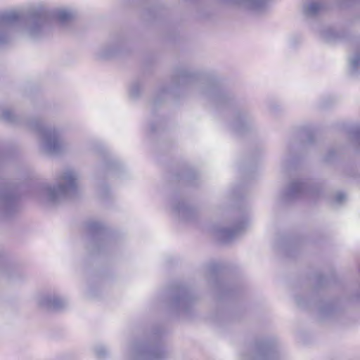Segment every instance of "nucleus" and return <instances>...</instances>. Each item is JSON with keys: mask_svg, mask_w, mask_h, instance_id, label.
Listing matches in <instances>:
<instances>
[{"mask_svg": "<svg viewBox=\"0 0 360 360\" xmlns=\"http://www.w3.org/2000/svg\"><path fill=\"white\" fill-rule=\"evenodd\" d=\"M142 90V85L139 82H135L131 84L129 89L130 96L136 98L139 96Z\"/></svg>", "mask_w": 360, "mask_h": 360, "instance_id": "nucleus-21", "label": "nucleus"}, {"mask_svg": "<svg viewBox=\"0 0 360 360\" xmlns=\"http://www.w3.org/2000/svg\"><path fill=\"white\" fill-rule=\"evenodd\" d=\"M174 212L178 217L184 221H190L193 219L195 212L194 209L189 207L184 200L174 198L172 202Z\"/></svg>", "mask_w": 360, "mask_h": 360, "instance_id": "nucleus-16", "label": "nucleus"}, {"mask_svg": "<svg viewBox=\"0 0 360 360\" xmlns=\"http://www.w3.org/2000/svg\"><path fill=\"white\" fill-rule=\"evenodd\" d=\"M295 301H296V303L300 307H307L309 304H310V301L307 299V300H302L300 296H296L295 297Z\"/></svg>", "mask_w": 360, "mask_h": 360, "instance_id": "nucleus-23", "label": "nucleus"}, {"mask_svg": "<svg viewBox=\"0 0 360 360\" xmlns=\"http://www.w3.org/2000/svg\"><path fill=\"white\" fill-rule=\"evenodd\" d=\"M243 356L246 360H274L278 356L276 342L264 340L257 342Z\"/></svg>", "mask_w": 360, "mask_h": 360, "instance_id": "nucleus-8", "label": "nucleus"}, {"mask_svg": "<svg viewBox=\"0 0 360 360\" xmlns=\"http://www.w3.org/2000/svg\"><path fill=\"white\" fill-rule=\"evenodd\" d=\"M18 193L15 186L0 185V217L8 218L18 210Z\"/></svg>", "mask_w": 360, "mask_h": 360, "instance_id": "nucleus-7", "label": "nucleus"}, {"mask_svg": "<svg viewBox=\"0 0 360 360\" xmlns=\"http://www.w3.org/2000/svg\"><path fill=\"white\" fill-rule=\"evenodd\" d=\"M318 311L321 319L330 316L335 311L334 304L331 302L321 301L318 304Z\"/></svg>", "mask_w": 360, "mask_h": 360, "instance_id": "nucleus-20", "label": "nucleus"}, {"mask_svg": "<svg viewBox=\"0 0 360 360\" xmlns=\"http://www.w3.org/2000/svg\"><path fill=\"white\" fill-rule=\"evenodd\" d=\"M186 179H187L188 181H189L191 179V176H188L186 177Z\"/></svg>", "mask_w": 360, "mask_h": 360, "instance_id": "nucleus-30", "label": "nucleus"}, {"mask_svg": "<svg viewBox=\"0 0 360 360\" xmlns=\"http://www.w3.org/2000/svg\"><path fill=\"white\" fill-rule=\"evenodd\" d=\"M317 279L319 285H321L325 281V278L323 276H319Z\"/></svg>", "mask_w": 360, "mask_h": 360, "instance_id": "nucleus-28", "label": "nucleus"}, {"mask_svg": "<svg viewBox=\"0 0 360 360\" xmlns=\"http://www.w3.org/2000/svg\"><path fill=\"white\" fill-rule=\"evenodd\" d=\"M335 155V152L334 150H330L327 155H326L325 158H324V160L326 162H330L333 160V159L334 158Z\"/></svg>", "mask_w": 360, "mask_h": 360, "instance_id": "nucleus-25", "label": "nucleus"}, {"mask_svg": "<svg viewBox=\"0 0 360 360\" xmlns=\"http://www.w3.org/2000/svg\"><path fill=\"white\" fill-rule=\"evenodd\" d=\"M253 121L252 115L248 111L237 112L231 122V127L236 131L243 132L248 129Z\"/></svg>", "mask_w": 360, "mask_h": 360, "instance_id": "nucleus-17", "label": "nucleus"}, {"mask_svg": "<svg viewBox=\"0 0 360 360\" xmlns=\"http://www.w3.org/2000/svg\"><path fill=\"white\" fill-rule=\"evenodd\" d=\"M95 354L99 359H104L108 354V349L103 345H98L95 347Z\"/></svg>", "mask_w": 360, "mask_h": 360, "instance_id": "nucleus-22", "label": "nucleus"}, {"mask_svg": "<svg viewBox=\"0 0 360 360\" xmlns=\"http://www.w3.org/2000/svg\"><path fill=\"white\" fill-rule=\"evenodd\" d=\"M0 117L6 122L21 125L41 136V148L51 155H59L65 152L69 147L60 127L46 125L39 117L26 118L16 115L10 109H4Z\"/></svg>", "mask_w": 360, "mask_h": 360, "instance_id": "nucleus-1", "label": "nucleus"}, {"mask_svg": "<svg viewBox=\"0 0 360 360\" xmlns=\"http://www.w3.org/2000/svg\"><path fill=\"white\" fill-rule=\"evenodd\" d=\"M158 103H159V101H157L156 99H155V100L153 101V105H155Z\"/></svg>", "mask_w": 360, "mask_h": 360, "instance_id": "nucleus-29", "label": "nucleus"}, {"mask_svg": "<svg viewBox=\"0 0 360 360\" xmlns=\"http://www.w3.org/2000/svg\"><path fill=\"white\" fill-rule=\"evenodd\" d=\"M312 140L311 139V136L309 137V142H311Z\"/></svg>", "mask_w": 360, "mask_h": 360, "instance_id": "nucleus-31", "label": "nucleus"}, {"mask_svg": "<svg viewBox=\"0 0 360 360\" xmlns=\"http://www.w3.org/2000/svg\"><path fill=\"white\" fill-rule=\"evenodd\" d=\"M155 333L154 340L150 342L130 346L128 358L130 360H163L169 356L168 349L158 339Z\"/></svg>", "mask_w": 360, "mask_h": 360, "instance_id": "nucleus-6", "label": "nucleus"}, {"mask_svg": "<svg viewBox=\"0 0 360 360\" xmlns=\"http://www.w3.org/2000/svg\"><path fill=\"white\" fill-rule=\"evenodd\" d=\"M317 191L316 187L309 186L306 182L294 180L286 186L281 194V200L288 203L306 194H314Z\"/></svg>", "mask_w": 360, "mask_h": 360, "instance_id": "nucleus-10", "label": "nucleus"}, {"mask_svg": "<svg viewBox=\"0 0 360 360\" xmlns=\"http://www.w3.org/2000/svg\"><path fill=\"white\" fill-rule=\"evenodd\" d=\"M346 199V195L343 193H338L335 196V201L337 204H341Z\"/></svg>", "mask_w": 360, "mask_h": 360, "instance_id": "nucleus-24", "label": "nucleus"}, {"mask_svg": "<svg viewBox=\"0 0 360 360\" xmlns=\"http://www.w3.org/2000/svg\"><path fill=\"white\" fill-rule=\"evenodd\" d=\"M349 71L356 77L360 74V49H356L349 58Z\"/></svg>", "mask_w": 360, "mask_h": 360, "instance_id": "nucleus-18", "label": "nucleus"}, {"mask_svg": "<svg viewBox=\"0 0 360 360\" xmlns=\"http://www.w3.org/2000/svg\"><path fill=\"white\" fill-rule=\"evenodd\" d=\"M226 2L236 5L254 14L259 15L265 13L269 8V0H225Z\"/></svg>", "mask_w": 360, "mask_h": 360, "instance_id": "nucleus-14", "label": "nucleus"}, {"mask_svg": "<svg viewBox=\"0 0 360 360\" xmlns=\"http://www.w3.org/2000/svg\"><path fill=\"white\" fill-rule=\"evenodd\" d=\"M323 8L322 4L319 1H309L303 6V11L307 17L316 16Z\"/></svg>", "mask_w": 360, "mask_h": 360, "instance_id": "nucleus-19", "label": "nucleus"}, {"mask_svg": "<svg viewBox=\"0 0 360 360\" xmlns=\"http://www.w3.org/2000/svg\"><path fill=\"white\" fill-rule=\"evenodd\" d=\"M78 173L73 169H65L57 177L55 184H45L37 188L36 198L41 204L56 205L72 197L77 193Z\"/></svg>", "mask_w": 360, "mask_h": 360, "instance_id": "nucleus-4", "label": "nucleus"}, {"mask_svg": "<svg viewBox=\"0 0 360 360\" xmlns=\"http://www.w3.org/2000/svg\"><path fill=\"white\" fill-rule=\"evenodd\" d=\"M189 86L194 88L216 106L225 105L228 104L230 99L226 93L217 84L205 81L201 75L186 68L175 70L172 78V86L169 88H163L160 92V96Z\"/></svg>", "mask_w": 360, "mask_h": 360, "instance_id": "nucleus-2", "label": "nucleus"}, {"mask_svg": "<svg viewBox=\"0 0 360 360\" xmlns=\"http://www.w3.org/2000/svg\"><path fill=\"white\" fill-rule=\"evenodd\" d=\"M28 19V13L24 14L15 10L0 11V46L10 43L17 37L36 40L22 32Z\"/></svg>", "mask_w": 360, "mask_h": 360, "instance_id": "nucleus-5", "label": "nucleus"}, {"mask_svg": "<svg viewBox=\"0 0 360 360\" xmlns=\"http://www.w3.org/2000/svg\"><path fill=\"white\" fill-rule=\"evenodd\" d=\"M121 167H122L121 164L120 162H117V161L116 162H113L110 165V168L111 169H116V168H121Z\"/></svg>", "mask_w": 360, "mask_h": 360, "instance_id": "nucleus-27", "label": "nucleus"}, {"mask_svg": "<svg viewBox=\"0 0 360 360\" xmlns=\"http://www.w3.org/2000/svg\"><path fill=\"white\" fill-rule=\"evenodd\" d=\"M99 192V194L102 197V198H105L106 195H107V188L103 187V188H101L98 191Z\"/></svg>", "mask_w": 360, "mask_h": 360, "instance_id": "nucleus-26", "label": "nucleus"}, {"mask_svg": "<svg viewBox=\"0 0 360 360\" xmlns=\"http://www.w3.org/2000/svg\"><path fill=\"white\" fill-rule=\"evenodd\" d=\"M127 45V39L123 37H118L101 47L98 52V56L103 59L117 56L126 49Z\"/></svg>", "mask_w": 360, "mask_h": 360, "instance_id": "nucleus-13", "label": "nucleus"}, {"mask_svg": "<svg viewBox=\"0 0 360 360\" xmlns=\"http://www.w3.org/2000/svg\"><path fill=\"white\" fill-rule=\"evenodd\" d=\"M86 230L92 240L94 248L100 250L107 243L105 227L98 221H90L86 224Z\"/></svg>", "mask_w": 360, "mask_h": 360, "instance_id": "nucleus-12", "label": "nucleus"}, {"mask_svg": "<svg viewBox=\"0 0 360 360\" xmlns=\"http://www.w3.org/2000/svg\"><path fill=\"white\" fill-rule=\"evenodd\" d=\"M27 13L28 19L22 32L36 40L43 37L55 22L65 25L75 17L70 9H49L43 6L33 8Z\"/></svg>", "mask_w": 360, "mask_h": 360, "instance_id": "nucleus-3", "label": "nucleus"}, {"mask_svg": "<svg viewBox=\"0 0 360 360\" xmlns=\"http://www.w3.org/2000/svg\"><path fill=\"white\" fill-rule=\"evenodd\" d=\"M248 226V218L243 216L231 221L229 226L222 228L216 227L214 232L217 237L224 243H229L237 238Z\"/></svg>", "mask_w": 360, "mask_h": 360, "instance_id": "nucleus-11", "label": "nucleus"}, {"mask_svg": "<svg viewBox=\"0 0 360 360\" xmlns=\"http://www.w3.org/2000/svg\"><path fill=\"white\" fill-rule=\"evenodd\" d=\"M170 310L177 314H187L191 309L195 299L184 287H178L173 290Z\"/></svg>", "mask_w": 360, "mask_h": 360, "instance_id": "nucleus-9", "label": "nucleus"}, {"mask_svg": "<svg viewBox=\"0 0 360 360\" xmlns=\"http://www.w3.org/2000/svg\"><path fill=\"white\" fill-rule=\"evenodd\" d=\"M37 304L39 307L51 310L59 311L65 309L68 304V300L56 294H44L37 298Z\"/></svg>", "mask_w": 360, "mask_h": 360, "instance_id": "nucleus-15", "label": "nucleus"}]
</instances>
